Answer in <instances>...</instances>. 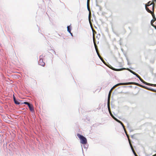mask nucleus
Returning a JSON list of instances; mask_svg holds the SVG:
<instances>
[{
	"label": "nucleus",
	"mask_w": 156,
	"mask_h": 156,
	"mask_svg": "<svg viewBox=\"0 0 156 156\" xmlns=\"http://www.w3.org/2000/svg\"><path fill=\"white\" fill-rule=\"evenodd\" d=\"M140 80L142 82H143L144 83V84L146 85H150V86H155V87H156V84H151V83H147L146 82H145V81H144L143 79H140Z\"/></svg>",
	"instance_id": "nucleus-5"
},
{
	"label": "nucleus",
	"mask_w": 156,
	"mask_h": 156,
	"mask_svg": "<svg viewBox=\"0 0 156 156\" xmlns=\"http://www.w3.org/2000/svg\"><path fill=\"white\" fill-rule=\"evenodd\" d=\"M108 110H109V112L111 116L113 118V119L116 121V119H117L114 116H113L112 115V114L111 113L110 109V104H109V102L108 100Z\"/></svg>",
	"instance_id": "nucleus-4"
},
{
	"label": "nucleus",
	"mask_w": 156,
	"mask_h": 156,
	"mask_svg": "<svg viewBox=\"0 0 156 156\" xmlns=\"http://www.w3.org/2000/svg\"><path fill=\"white\" fill-rule=\"evenodd\" d=\"M84 148H85L86 149H87V147H86L84 145L83 146Z\"/></svg>",
	"instance_id": "nucleus-24"
},
{
	"label": "nucleus",
	"mask_w": 156,
	"mask_h": 156,
	"mask_svg": "<svg viewBox=\"0 0 156 156\" xmlns=\"http://www.w3.org/2000/svg\"><path fill=\"white\" fill-rule=\"evenodd\" d=\"M127 70H128L131 73H133V74H134V75H135L136 76H137V75H138L135 72H134L133 71H132V70L130 69L129 68H127Z\"/></svg>",
	"instance_id": "nucleus-9"
},
{
	"label": "nucleus",
	"mask_w": 156,
	"mask_h": 156,
	"mask_svg": "<svg viewBox=\"0 0 156 156\" xmlns=\"http://www.w3.org/2000/svg\"><path fill=\"white\" fill-rule=\"evenodd\" d=\"M145 6L146 9V10L147 11L150 13H151L152 12V11L151 10H150L148 8L146 7V4L145 5Z\"/></svg>",
	"instance_id": "nucleus-12"
},
{
	"label": "nucleus",
	"mask_w": 156,
	"mask_h": 156,
	"mask_svg": "<svg viewBox=\"0 0 156 156\" xmlns=\"http://www.w3.org/2000/svg\"><path fill=\"white\" fill-rule=\"evenodd\" d=\"M140 86V87H143V88H145V87H145L144 86H143V85H141Z\"/></svg>",
	"instance_id": "nucleus-22"
},
{
	"label": "nucleus",
	"mask_w": 156,
	"mask_h": 156,
	"mask_svg": "<svg viewBox=\"0 0 156 156\" xmlns=\"http://www.w3.org/2000/svg\"><path fill=\"white\" fill-rule=\"evenodd\" d=\"M116 121L117 122H118L119 123H120L122 125V126L124 130H125L124 126L123 123L121 122V121H120V120H119L117 119H116Z\"/></svg>",
	"instance_id": "nucleus-10"
},
{
	"label": "nucleus",
	"mask_w": 156,
	"mask_h": 156,
	"mask_svg": "<svg viewBox=\"0 0 156 156\" xmlns=\"http://www.w3.org/2000/svg\"><path fill=\"white\" fill-rule=\"evenodd\" d=\"M134 83L135 85H138V83H133V82H128V83H120L117 84L115 85L110 90V91L112 90L115 87H116L119 86V85H127L129 84H133Z\"/></svg>",
	"instance_id": "nucleus-2"
},
{
	"label": "nucleus",
	"mask_w": 156,
	"mask_h": 156,
	"mask_svg": "<svg viewBox=\"0 0 156 156\" xmlns=\"http://www.w3.org/2000/svg\"><path fill=\"white\" fill-rule=\"evenodd\" d=\"M54 53L55 54L56 53H55V51H54Z\"/></svg>",
	"instance_id": "nucleus-29"
},
{
	"label": "nucleus",
	"mask_w": 156,
	"mask_h": 156,
	"mask_svg": "<svg viewBox=\"0 0 156 156\" xmlns=\"http://www.w3.org/2000/svg\"><path fill=\"white\" fill-rule=\"evenodd\" d=\"M124 130H125V133H126V136H127V138H128V140H129V144L130 143V144H131V143H130V139H129V135H128V134L127 133H126V131H125V129Z\"/></svg>",
	"instance_id": "nucleus-16"
},
{
	"label": "nucleus",
	"mask_w": 156,
	"mask_h": 156,
	"mask_svg": "<svg viewBox=\"0 0 156 156\" xmlns=\"http://www.w3.org/2000/svg\"><path fill=\"white\" fill-rule=\"evenodd\" d=\"M87 8L88 10L89 11H90V8H89V4H88V3L87 4Z\"/></svg>",
	"instance_id": "nucleus-18"
},
{
	"label": "nucleus",
	"mask_w": 156,
	"mask_h": 156,
	"mask_svg": "<svg viewBox=\"0 0 156 156\" xmlns=\"http://www.w3.org/2000/svg\"><path fill=\"white\" fill-rule=\"evenodd\" d=\"M77 136L80 140V143L81 144H85L87 143V140L85 137L79 134H77Z\"/></svg>",
	"instance_id": "nucleus-1"
},
{
	"label": "nucleus",
	"mask_w": 156,
	"mask_h": 156,
	"mask_svg": "<svg viewBox=\"0 0 156 156\" xmlns=\"http://www.w3.org/2000/svg\"><path fill=\"white\" fill-rule=\"evenodd\" d=\"M88 19H89V21H90V15L89 16Z\"/></svg>",
	"instance_id": "nucleus-23"
},
{
	"label": "nucleus",
	"mask_w": 156,
	"mask_h": 156,
	"mask_svg": "<svg viewBox=\"0 0 156 156\" xmlns=\"http://www.w3.org/2000/svg\"><path fill=\"white\" fill-rule=\"evenodd\" d=\"M70 34L72 36H73V34L71 32V33H70Z\"/></svg>",
	"instance_id": "nucleus-26"
},
{
	"label": "nucleus",
	"mask_w": 156,
	"mask_h": 156,
	"mask_svg": "<svg viewBox=\"0 0 156 156\" xmlns=\"http://www.w3.org/2000/svg\"><path fill=\"white\" fill-rule=\"evenodd\" d=\"M42 56H40V59L38 62V64L42 66H44L45 65V63L43 61V60L42 59Z\"/></svg>",
	"instance_id": "nucleus-3"
},
{
	"label": "nucleus",
	"mask_w": 156,
	"mask_h": 156,
	"mask_svg": "<svg viewBox=\"0 0 156 156\" xmlns=\"http://www.w3.org/2000/svg\"><path fill=\"white\" fill-rule=\"evenodd\" d=\"M13 98H14V100L15 102V103L16 104H18V105L20 103L16 100V99L14 97V96Z\"/></svg>",
	"instance_id": "nucleus-13"
},
{
	"label": "nucleus",
	"mask_w": 156,
	"mask_h": 156,
	"mask_svg": "<svg viewBox=\"0 0 156 156\" xmlns=\"http://www.w3.org/2000/svg\"><path fill=\"white\" fill-rule=\"evenodd\" d=\"M89 2V0H87V4L88 3V4Z\"/></svg>",
	"instance_id": "nucleus-25"
},
{
	"label": "nucleus",
	"mask_w": 156,
	"mask_h": 156,
	"mask_svg": "<svg viewBox=\"0 0 156 156\" xmlns=\"http://www.w3.org/2000/svg\"><path fill=\"white\" fill-rule=\"evenodd\" d=\"M152 156H156V154L154 155H153Z\"/></svg>",
	"instance_id": "nucleus-28"
},
{
	"label": "nucleus",
	"mask_w": 156,
	"mask_h": 156,
	"mask_svg": "<svg viewBox=\"0 0 156 156\" xmlns=\"http://www.w3.org/2000/svg\"><path fill=\"white\" fill-rule=\"evenodd\" d=\"M137 78H138L139 80H140V79H141V77L138 75H137V76H136Z\"/></svg>",
	"instance_id": "nucleus-20"
},
{
	"label": "nucleus",
	"mask_w": 156,
	"mask_h": 156,
	"mask_svg": "<svg viewBox=\"0 0 156 156\" xmlns=\"http://www.w3.org/2000/svg\"><path fill=\"white\" fill-rule=\"evenodd\" d=\"M130 145L131 147V149L132 150V151L133 153V154H134L135 156H138L137 154H136V153H135V151H134L133 149V147L132 146V144H130Z\"/></svg>",
	"instance_id": "nucleus-8"
},
{
	"label": "nucleus",
	"mask_w": 156,
	"mask_h": 156,
	"mask_svg": "<svg viewBox=\"0 0 156 156\" xmlns=\"http://www.w3.org/2000/svg\"><path fill=\"white\" fill-rule=\"evenodd\" d=\"M156 2V0H153L152 3L151 4V5L153 4V6L154 5V3Z\"/></svg>",
	"instance_id": "nucleus-17"
},
{
	"label": "nucleus",
	"mask_w": 156,
	"mask_h": 156,
	"mask_svg": "<svg viewBox=\"0 0 156 156\" xmlns=\"http://www.w3.org/2000/svg\"><path fill=\"white\" fill-rule=\"evenodd\" d=\"M28 103V102H23L20 100V105H22L23 104H27Z\"/></svg>",
	"instance_id": "nucleus-14"
},
{
	"label": "nucleus",
	"mask_w": 156,
	"mask_h": 156,
	"mask_svg": "<svg viewBox=\"0 0 156 156\" xmlns=\"http://www.w3.org/2000/svg\"><path fill=\"white\" fill-rule=\"evenodd\" d=\"M130 145L131 147V149L132 150V151L133 153V154H134L135 156H138L137 154H136V153H135V151H134L133 149V147L132 146V144H130Z\"/></svg>",
	"instance_id": "nucleus-7"
},
{
	"label": "nucleus",
	"mask_w": 156,
	"mask_h": 156,
	"mask_svg": "<svg viewBox=\"0 0 156 156\" xmlns=\"http://www.w3.org/2000/svg\"><path fill=\"white\" fill-rule=\"evenodd\" d=\"M123 69H125V68H123ZM122 69H117L116 70V71H121V70H122Z\"/></svg>",
	"instance_id": "nucleus-21"
},
{
	"label": "nucleus",
	"mask_w": 156,
	"mask_h": 156,
	"mask_svg": "<svg viewBox=\"0 0 156 156\" xmlns=\"http://www.w3.org/2000/svg\"><path fill=\"white\" fill-rule=\"evenodd\" d=\"M151 2V1H149V2H148V4H149Z\"/></svg>",
	"instance_id": "nucleus-27"
},
{
	"label": "nucleus",
	"mask_w": 156,
	"mask_h": 156,
	"mask_svg": "<svg viewBox=\"0 0 156 156\" xmlns=\"http://www.w3.org/2000/svg\"><path fill=\"white\" fill-rule=\"evenodd\" d=\"M154 22V21L153 20H151V24L153 26V22Z\"/></svg>",
	"instance_id": "nucleus-19"
},
{
	"label": "nucleus",
	"mask_w": 156,
	"mask_h": 156,
	"mask_svg": "<svg viewBox=\"0 0 156 156\" xmlns=\"http://www.w3.org/2000/svg\"><path fill=\"white\" fill-rule=\"evenodd\" d=\"M96 51H97V54L98 55V57H99V58H100L101 60V61L104 63V61L102 59V58H101V56H100V55H99V54L98 53V52L97 50H96Z\"/></svg>",
	"instance_id": "nucleus-15"
},
{
	"label": "nucleus",
	"mask_w": 156,
	"mask_h": 156,
	"mask_svg": "<svg viewBox=\"0 0 156 156\" xmlns=\"http://www.w3.org/2000/svg\"><path fill=\"white\" fill-rule=\"evenodd\" d=\"M67 31L69 33H71V27L70 26H68L67 27Z\"/></svg>",
	"instance_id": "nucleus-11"
},
{
	"label": "nucleus",
	"mask_w": 156,
	"mask_h": 156,
	"mask_svg": "<svg viewBox=\"0 0 156 156\" xmlns=\"http://www.w3.org/2000/svg\"><path fill=\"white\" fill-rule=\"evenodd\" d=\"M26 105H28L29 108V109L30 111H34V107L33 105L32 104H31L29 103L28 102V103Z\"/></svg>",
	"instance_id": "nucleus-6"
}]
</instances>
